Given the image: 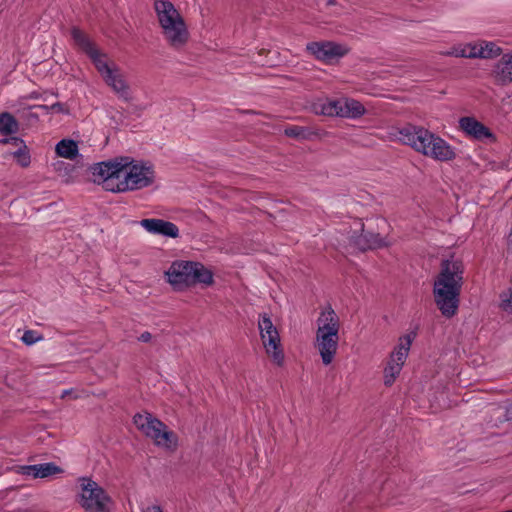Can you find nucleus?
I'll list each match as a JSON object with an SVG mask.
<instances>
[{"mask_svg": "<svg viewBox=\"0 0 512 512\" xmlns=\"http://www.w3.org/2000/svg\"><path fill=\"white\" fill-rule=\"evenodd\" d=\"M94 181L102 183L107 191L126 192L150 186L155 178L151 166L135 162L129 157H116L91 167Z\"/></svg>", "mask_w": 512, "mask_h": 512, "instance_id": "f257e3e1", "label": "nucleus"}, {"mask_svg": "<svg viewBox=\"0 0 512 512\" xmlns=\"http://www.w3.org/2000/svg\"><path fill=\"white\" fill-rule=\"evenodd\" d=\"M464 264L460 259H444L440 272L434 280V301L441 314L446 318L456 315L462 286L464 284Z\"/></svg>", "mask_w": 512, "mask_h": 512, "instance_id": "f03ea898", "label": "nucleus"}, {"mask_svg": "<svg viewBox=\"0 0 512 512\" xmlns=\"http://www.w3.org/2000/svg\"><path fill=\"white\" fill-rule=\"evenodd\" d=\"M393 135L404 145L433 160L447 162L456 158L454 148L440 136L422 126L406 124Z\"/></svg>", "mask_w": 512, "mask_h": 512, "instance_id": "7ed1b4c3", "label": "nucleus"}, {"mask_svg": "<svg viewBox=\"0 0 512 512\" xmlns=\"http://www.w3.org/2000/svg\"><path fill=\"white\" fill-rule=\"evenodd\" d=\"M133 423L137 430L153 442L158 448L173 452L177 449L178 435L153 414L142 411L134 415Z\"/></svg>", "mask_w": 512, "mask_h": 512, "instance_id": "20e7f679", "label": "nucleus"}, {"mask_svg": "<svg viewBox=\"0 0 512 512\" xmlns=\"http://www.w3.org/2000/svg\"><path fill=\"white\" fill-rule=\"evenodd\" d=\"M168 282L182 288L202 283H213V274L203 264L193 261H175L166 272Z\"/></svg>", "mask_w": 512, "mask_h": 512, "instance_id": "39448f33", "label": "nucleus"}, {"mask_svg": "<svg viewBox=\"0 0 512 512\" xmlns=\"http://www.w3.org/2000/svg\"><path fill=\"white\" fill-rule=\"evenodd\" d=\"M78 503L86 512H111L113 506L107 492L89 478L79 480Z\"/></svg>", "mask_w": 512, "mask_h": 512, "instance_id": "423d86ee", "label": "nucleus"}, {"mask_svg": "<svg viewBox=\"0 0 512 512\" xmlns=\"http://www.w3.org/2000/svg\"><path fill=\"white\" fill-rule=\"evenodd\" d=\"M258 328L267 355L275 364L282 365L284 353L281 348L280 335L267 313L259 315Z\"/></svg>", "mask_w": 512, "mask_h": 512, "instance_id": "0eeeda50", "label": "nucleus"}, {"mask_svg": "<svg viewBox=\"0 0 512 512\" xmlns=\"http://www.w3.org/2000/svg\"><path fill=\"white\" fill-rule=\"evenodd\" d=\"M71 36L75 45L81 49L92 61L97 71L104 79L106 75H109L114 71L117 66H110L107 61V54L101 52L89 37L77 27H73L71 30Z\"/></svg>", "mask_w": 512, "mask_h": 512, "instance_id": "6e6552de", "label": "nucleus"}, {"mask_svg": "<svg viewBox=\"0 0 512 512\" xmlns=\"http://www.w3.org/2000/svg\"><path fill=\"white\" fill-rule=\"evenodd\" d=\"M417 336V331L413 330L401 336L398 345L391 353L390 359L384 368V384H392L400 374L402 367L408 357L412 342Z\"/></svg>", "mask_w": 512, "mask_h": 512, "instance_id": "1a4fd4ad", "label": "nucleus"}, {"mask_svg": "<svg viewBox=\"0 0 512 512\" xmlns=\"http://www.w3.org/2000/svg\"><path fill=\"white\" fill-rule=\"evenodd\" d=\"M365 112V107L359 101L351 98L329 100L321 107L323 115L351 119H357L363 116Z\"/></svg>", "mask_w": 512, "mask_h": 512, "instance_id": "9d476101", "label": "nucleus"}, {"mask_svg": "<svg viewBox=\"0 0 512 512\" xmlns=\"http://www.w3.org/2000/svg\"><path fill=\"white\" fill-rule=\"evenodd\" d=\"M159 25L164 39L171 48L180 50L187 44L190 33L182 16L168 19Z\"/></svg>", "mask_w": 512, "mask_h": 512, "instance_id": "9b49d317", "label": "nucleus"}, {"mask_svg": "<svg viewBox=\"0 0 512 512\" xmlns=\"http://www.w3.org/2000/svg\"><path fill=\"white\" fill-rule=\"evenodd\" d=\"M306 49L316 59L326 63L343 57L347 53L343 46L330 41L310 42L307 44Z\"/></svg>", "mask_w": 512, "mask_h": 512, "instance_id": "f8f14e48", "label": "nucleus"}, {"mask_svg": "<svg viewBox=\"0 0 512 512\" xmlns=\"http://www.w3.org/2000/svg\"><path fill=\"white\" fill-rule=\"evenodd\" d=\"M140 225L149 233L154 235H162L170 238H177L179 236L178 227L163 219L146 218L140 221Z\"/></svg>", "mask_w": 512, "mask_h": 512, "instance_id": "ddd939ff", "label": "nucleus"}, {"mask_svg": "<svg viewBox=\"0 0 512 512\" xmlns=\"http://www.w3.org/2000/svg\"><path fill=\"white\" fill-rule=\"evenodd\" d=\"M339 335L331 333H316V343L322 362L328 365L332 362L338 348Z\"/></svg>", "mask_w": 512, "mask_h": 512, "instance_id": "4468645a", "label": "nucleus"}, {"mask_svg": "<svg viewBox=\"0 0 512 512\" xmlns=\"http://www.w3.org/2000/svg\"><path fill=\"white\" fill-rule=\"evenodd\" d=\"M350 242L360 251L381 248L386 245L384 238L381 237L379 233L365 231L363 224H361V234L357 236H351Z\"/></svg>", "mask_w": 512, "mask_h": 512, "instance_id": "2eb2a0df", "label": "nucleus"}, {"mask_svg": "<svg viewBox=\"0 0 512 512\" xmlns=\"http://www.w3.org/2000/svg\"><path fill=\"white\" fill-rule=\"evenodd\" d=\"M460 128L469 136L476 140H485L493 138V134L488 127L476 120L474 117H462L459 120Z\"/></svg>", "mask_w": 512, "mask_h": 512, "instance_id": "dca6fc26", "label": "nucleus"}, {"mask_svg": "<svg viewBox=\"0 0 512 512\" xmlns=\"http://www.w3.org/2000/svg\"><path fill=\"white\" fill-rule=\"evenodd\" d=\"M103 80L109 87H111L120 99L125 102H130L132 100L130 87L124 79V76L120 73L118 67L109 75H106Z\"/></svg>", "mask_w": 512, "mask_h": 512, "instance_id": "f3484780", "label": "nucleus"}, {"mask_svg": "<svg viewBox=\"0 0 512 512\" xmlns=\"http://www.w3.org/2000/svg\"><path fill=\"white\" fill-rule=\"evenodd\" d=\"M317 325L318 328L316 333H331L339 335V317L337 316L335 311L330 307L327 310L321 312L320 316L317 319Z\"/></svg>", "mask_w": 512, "mask_h": 512, "instance_id": "a211bd4d", "label": "nucleus"}, {"mask_svg": "<svg viewBox=\"0 0 512 512\" xmlns=\"http://www.w3.org/2000/svg\"><path fill=\"white\" fill-rule=\"evenodd\" d=\"M495 81L499 85L512 82V53L504 54L493 70Z\"/></svg>", "mask_w": 512, "mask_h": 512, "instance_id": "6ab92c4d", "label": "nucleus"}, {"mask_svg": "<svg viewBox=\"0 0 512 512\" xmlns=\"http://www.w3.org/2000/svg\"><path fill=\"white\" fill-rule=\"evenodd\" d=\"M61 472V468L54 463H43L22 467V474L32 476L34 478H46Z\"/></svg>", "mask_w": 512, "mask_h": 512, "instance_id": "aec40b11", "label": "nucleus"}, {"mask_svg": "<svg viewBox=\"0 0 512 512\" xmlns=\"http://www.w3.org/2000/svg\"><path fill=\"white\" fill-rule=\"evenodd\" d=\"M154 10L159 23L171 18L182 16L174 4L169 0H154Z\"/></svg>", "mask_w": 512, "mask_h": 512, "instance_id": "412c9836", "label": "nucleus"}, {"mask_svg": "<svg viewBox=\"0 0 512 512\" xmlns=\"http://www.w3.org/2000/svg\"><path fill=\"white\" fill-rule=\"evenodd\" d=\"M5 141H15L16 142L17 150L12 152V155L21 167H23V168L28 167L31 162V157H30L29 149L26 146L25 142L21 138H18V137L5 138Z\"/></svg>", "mask_w": 512, "mask_h": 512, "instance_id": "4be33fe9", "label": "nucleus"}, {"mask_svg": "<svg viewBox=\"0 0 512 512\" xmlns=\"http://www.w3.org/2000/svg\"><path fill=\"white\" fill-rule=\"evenodd\" d=\"M56 153L58 156L73 160L78 155V145L72 139H62L56 145Z\"/></svg>", "mask_w": 512, "mask_h": 512, "instance_id": "5701e85b", "label": "nucleus"}, {"mask_svg": "<svg viewBox=\"0 0 512 512\" xmlns=\"http://www.w3.org/2000/svg\"><path fill=\"white\" fill-rule=\"evenodd\" d=\"M444 54L447 56L463 58H478L477 44L468 43L465 45L454 46Z\"/></svg>", "mask_w": 512, "mask_h": 512, "instance_id": "b1692460", "label": "nucleus"}, {"mask_svg": "<svg viewBox=\"0 0 512 512\" xmlns=\"http://www.w3.org/2000/svg\"><path fill=\"white\" fill-rule=\"evenodd\" d=\"M478 58H494L502 53V49L494 42L482 41L477 44Z\"/></svg>", "mask_w": 512, "mask_h": 512, "instance_id": "393cba45", "label": "nucleus"}, {"mask_svg": "<svg viewBox=\"0 0 512 512\" xmlns=\"http://www.w3.org/2000/svg\"><path fill=\"white\" fill-rule=\"evenodd\" d=\"M18 130V122L10 113L0 114V133L2 135H10Z\"/></svg>", "mask_w": 512, "mask_h": 512, "instance_id": "a878e982", "label": "nucleus"}, {"mask_svg": "<svg viewBox=\"0 0 512 512\" xmlns=\"http://www.w3.org/2000/svg\"><path fill=\"white\" fill-rule=\"evenodd\" d=\"M500 299H501L500 308L504 312L512 315V288L506 292H502L500 294Z\"/></svg>", "mask_w": 512, "mask_h": 512, "instance_id": "bb28decb", "label": "nucleus"}, {"mask_svg": "<svg viewBox=\"0 0 512 512\" xmlns=\"http://www.w3.org/2000/svg\"><path fill=\"white\" fill-rule=\"evenodd\" d=\"M43 339V336L34 330H26L21 337V340L26 345H32Z\"/></svg>", "mask_w": 512, "mask_h": 512, "instance_id": "cd10ccee", "label": "nucleus"}, {"mask_svg": "<svg viewBox=\"0 0 512 512\" xmlns=\"http://www.w3.org/2000/svg\"><path fill=\"white\" fill-rule=\"evenodd\" d=\"M285 135L292 138H305L306 130L300 126H291L285 129Z\"/></svg>", "mask_w": 512, "mask_h": 512, "instance_id": "c85d7f7f", "label": "nucleus"}, {"mask_svg": "<svg viewBox=\"0 0 512 512\" xmlns=\"http://www.w3.org/2000/svg\"><path fill=\"white\" fill-rule=\"evenodd\" d=\"M61 397L64 399H66V398L76 399V398L80 397V395H79L78 389L76 387H72L70 389L64 390L61 394Z\"/></svg>", "mask_w": 512, "mask_h": 512, "instance_id": "c756f323", "label": "nucleus"}, {"mask_svg": "<svg viewBox=\"0 0 512 512\" xmlns=\"http://www.w3.org/2000/svg\"><path fill=\"white\" fill-rule=\"evenodd\" d=\"M49 109L57 112V113H63V114H68L69 113V109L68 107L61 103V102H56L54 104H52Z\"/></svg>", "mask_w": 512, "mask_h": 512, "instance_id": "7c9ffc66", "label": "nucleus"}, {"mask_svg": "<svg viewBox=\"0 0 512 512\" xmlns=\"http://www.w3.org/2000/svg\"><path fill=\"white\" fill-rule=\"evenodd\" d=\"M152 339V335L150 332L148 331H145L143 332L139 337H138V340L141 341V342H149L150 340Z\"/></svg>", "mask_w": 512, "mask_h": 512, "instance_id": "2f4dec72", "label": "nucleus"}, {"mask_svg": "<svg viewBox=\"0 0 512 512\" xmlns=\"http://www.w3.org/2000/svg\"><path fill=\"white\" fill-rule=\"evenodd\" d=\"M143 512H163L157 505H148L143 509Z\"/></svg>", "mask_w": 512, "mask_h": 512, "instance_id": "473e14b6", "label": "nucleus"}, {"mask_svg": "<svg viewBox=\"0 0 512 512\" xmlns=\"http://www.w3.org/2000/svg\"><path fill=\"white\" fill-rule=\"evenodd\" d=\"M0 144H11V145H14L16 147V142L15 141H5V138L0 140Z\"/></svg>", "mask_w": 512, "mask_h": 512, "instance_id": "72a5a7b5", "label": "nucleus"}, {"mask_svg": "<svg viewBox=\"0 0 512 512\" xmlns=\"http://www.w3.org/2000/svg\"><path fill=\"white\" fill-rule=\"evenodd\" d=\"M326 1H327V4H329V5L335 4V0H326Z\"/></svg>", "mask_w": 512, "mask_h": 512, "instance_id": "f704fd0d", "label": "nucleus"}]
</instances>
